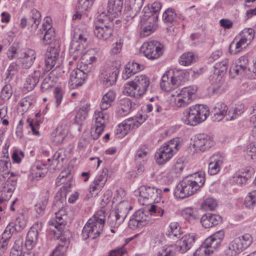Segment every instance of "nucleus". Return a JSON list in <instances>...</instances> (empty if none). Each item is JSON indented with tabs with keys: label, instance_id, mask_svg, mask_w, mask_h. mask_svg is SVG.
I'll return each instance as SVG.
<instances>
[{
	"label": "nucleus",
	"instance_id": "nucleus-1",
	"mask_svg": "<svg viewBox=\"0 0 256 256\" xmlns=\"http://www.w3.org/2000/svg\"><path fill=\"white\" fill-rule=\"evenodd\" d=\"M106 210H98L94 216L89 219L82 230V237L84 240L90 238L95 239L102 232L105 224Z\"/></svg>",
	"mask_w": 256,
	"mask_h": 256
},
{
	"label": "nucleus",
	"instance_id": "nucleus-2",
	"mask_svg": "<svg viewBox=\"0 0 256 256\" xmlns=\"http://www.w3.org/2000/svg\"><path fill=\"white\" fill-rule=\"evenodd\" d=\"M209 113L208 108L206 105L195 104L184 110L182 120L186 125L196 126L204 121Z\"/></svg>",
	"mask_w": 256,
	"mask_h": 256
},
{
	"label": "nucleus",
	"instance_id": "nucleus-3",
	"mask_svg": "<svg viewBox=\"0 0 256 256\" xmlns=\"http://www.w3.org/2000/svg\"><path fill=\"white\" fill-rule=\"evenodd\" d=\"M114 26L113 19L102 12L98 16L94 30V34L98 38L107 40L112 34Z\"/></svg>",
	"mask_w": 256,
	"mask_h": 256
},
{
	"label": "nucleus",
	"instance_id": "nucleus-4",
	"mask_svg": "<svg viewBox=\"0 0 256 256\" xmlns=\"http://www.w3.org/2000/svg\"><path fill=\"white\" fill-rule=\"evenodd\" d=\"M142 12L144 14L140 20L142 34L148 36L155 30L158 16L156 14H152L149 8H144Z\"/></svg>",
	"mask_w": 256,
	"mask_h": 256
},
{
	"label": "nucleus",
	"instance_id": "nucleus-5",
	"mask_svg": "<svg viewBox=\"0 0 256 256\" xmlns=\"http://www.w3.org/2000/svg\"><path fill=\"white\" fill-rule=\"evenodd\" d=\"M192 182H190L189 178H188L187 176L180 182L174 190V196L176 198L182 199L196 193L198 190L192 184Z\"/></svg>",
	"mask_w": 256,
	"mask_h": 256
},
{
	"label": "nucleus",
	"instance_id": "nucleus-6",
	"mask_svg": "<svg viewBox=\"0 0 256 256\" xmlns=\"http://www.w3.org/2000/svg\"><path fill=\"white\" fill-rule=\"evenodd\" d=\"M119 70L116 67L104 66L100 70V80L106 87H110L115 84Z\"/></svg>",
	"mask_w": 256,
	"mask_h": 256
},
{
	"label": "nucleus",
	"instance_id": "nucleus-7",
	"mask_svg": "<svg viewBox=\"0 0 256 256\" xmlns=\"http://www.w3.org/2000/svg\"><path fill=\"white\" fill-rule=\"evenodd\" d=\"M144 55L150 60H155L162 54L161 44L156 40L144 43L140 48Z\"/></svg>",
	"mask_w": 256,
	"mask_h": 256
},
{
	"label": "nucleus",
	"instance_id": "nucleus-8",
	"mask_svg": "<svg viewBox=\"0 0 256 256\" xmlns=\"http://www.w3.org/2000/svg\"><path fill=\"white\" fill-rule=\"evenodd\" d=\"M60 52V48L58 44L55 46H51L48 48L44 54V72H49L54 66L59 58Z\"/></svg>",
	"mask_w": 256,
	"mask_h": 256
},
{
	"label": "nucleus",
	"instance_id": "nucleus-9",
	"mask_svg": "<svg viewBox=\"0 0 256 256\" xmlns=\"http://www.w3.org/2000/svg\"><path fill=\"white\" fill-rule=\"evenodd\" d=\"M149 212L138 210L136 211L130 220L129 227L132 230L138 228H142L147 225L150 222Z\"/></svg>",
	"mask_w": 256,
	"mask_h": 256
},
{
	"label": "nucleus",
	"instance_id": "nucleus-10",
	"mask_svg": "<svg viewBox=\"0 0 256 256\" xmlns=\"http://www.w3.org/2000/svg\"><path fill=\"white\" fill-rule=\"evenodd\" d=\"M104 110H96L94 114L95 119L94 132H92L91 136L94 140H97L102 134L104 131L106 123L108 120V116L106 112H104Z\"/></svg>",
	"mask_w": 256,
	"mask_h": 256
},
{
	"label": "nucleus",
	"instance_id": "nucleus-11",
	"mask_svg": "<svg viewBox=\"0 0 256 256\" xmlns=\"http://www.w3.org/2000/svg\"><path fill=\"white\" fill-rule=\"evenodd\" d=\"M58 239H60L59 243L53 250L54 256H64L69 246L70 234L69 232H65L64 234L54 235Z\"/></svg>",
	"mask_w": 256,
	"mask_h": 256
},
{
	"label": "nucleus",
	"instance_id": "nucleus-12",
	"mask_svg": "<svg viewBox=\"0 0 256 256\" xmlns=\"http://www.w3.org/2000/svg\"><path fill=\"white\" fill-rule=\"evenodd\" d=\"M160 192V190L154 187L142 186L140 188L138 200L140 202L143 201V204L144 202H148V201H154Z\"/></svg>",
	"mask_w": 256,
	"mask_h": 256
},
{
	"label": "nucleus",
	"instance_id": "nucleus-13",
	"mask_svg": "<svg viewBox=\"0 0 256 256\" xmlns=\"http://www.w3.org/2000/svg\"><path fill=\"white\" fill-rule=\"evenodd\" d=\"M214 144L212 138L205 134H198L196 136L194 140V146L202 152L211 148Z\"/></svg>",
	"mask_w": 256,
	"mask_h": 256
},
{
	"label": "nucleus",
	"instance_id": "nucleus-14",
	"mask_svg": "<svg viewBox=\"0 0 256 256\" xmlns=\"http://www.w3.org/2000/svg\"><path fill=\"white\" fill-rule=\"evenodd\" d=\"M42 224L36 222L28 230L26 237L25 244L28 248H32L38 240L39 232L41 231Z\"/></svg>",
	"mask_w": 256,
	"mask_h": 256
},
{
	"label": "nucleus",
	"instance_id": "nucleus-15",
	"mask_svg": "<svg viewBox=\"0 0 256 256\" xmlns=\"http://www.w3.org/2000/svg\"><path fill=\"white\" fill-rule=\"evenodd\" d=\"M173 151L170 144H164L163 146H161L155 154L156 162L159 164L165 163L172 157Z\"/></svg>",
	"mask_w": 256,
	"mask_h": 256
},
{
	"label": "nucleus",
	"instance_id": "nucleus-16",
	"mask_svg": "<svg viewBox=\"0 0 256 256\" xmlns=\"http://www.w3.org/2000/svg\"><path fill=\"white\" fill-rule=\"evenodd\" d=\"M86 78V75H84L80 70H74L70 76L68 84L70 88L75 89L82 86Z\"/></svg>",
	"mask_w": 256,
	"mask_h": 256
},
{
	"label": "nucleus",
	"instance_id": "nucleus-17",
	"mask_svg": "<svg viewBox=\"0 0 256 256\" xmlns=\"http://www.w3.org/2000/svg\"><path fill=\"white\" fill-rule=\"evenodd\" d=\"M132 81L140 96L146 93L150 84V80L148 76L142 74L136 76Z\"/></svg>",
	"mask_w": 256,
	"mask_h": 256
},
{
	"label": "nucleus",
	"instance_id": "nucleus-18",
	"mask_svg": "<svg viewBox=\"0 0 256 256\" xmlns=\"http://www.w3.org/2000/svg\"><path fill=\"white\" fill-rule=\"evenodd\" d=\"M222 216L219 215L207 213L204 214L200 218L202 226L206 228H208L218 225L222 222Z\"/></svg>",
	"mask_w": 256,
	"mask_h": 256
},
{
	"label": "nucleus",
	"instance_id": "nucleus-19",
	"mask_svg": "<svg viewBox=\"0 0 256 256\" xmlns=\"http://www.w3.org/2000/svg\"><path fill=\"white\" fill-rule=\"evenodd\" d=\"M195 235L188 234L183 236L178 243V250L180 253H184L188 250L195 242Z\"/></svg>",
	"mask_w": 256,
	"mask_h": 256
},
{
	"label": "nucleus",
	"instance_id": "nucleus-20",
	"mask_svg": "<svg viewBox=\"0 0 256 256\" xmlns=\"http://www.w3.org/2000/svg\"><path fill=\"white\" fill-rule=\"evenodd\" d=\"M122 0H108L107 6V11L109 14L108 17L118 16L122 14Z\"/></svg>",
	"mask_w": 256,
	"mask_h": 256
},
{
	"label": "nucleus",
	"instance_id": "nucleus-21",
	"mask_svg": "<svg viewBox=\"0 0 256 256\" xmlns=\"http://www.w3.org/2000/svg\"><path fill=\"white\" fill-rule=\"evenodd\" d=\"M224 158L218 154L212 156L210 158L208 172L210 175H214L220 171V168L223 164Z\"/></svg>",
	"mask_w": 256,
	"mask_h": 256
},
{
	"label": "nucleus",
	"instance_id": "nucleus-22",
	"mask_svg": "<svg viewBox=\"0 0 256 256\" xmlns=\"http://www.w3.org/2000/svg\"><path fill=\"white\" fill-rule=\"evenodd\" d=\"M36 58L35 52L32 49L26 48L24 54L18 60L23 68L28 69L32 65Z\"/></svg>",
	"mask_w": 256,
	"mask_h": 256
},
{
	"label": "nucleus",
	"instance_id": "nucleus-23",
	"mask_svg": "<svg viewBox=\"0 0 256 256\" xmlns=\"http://www.w3.org/2000/svg\"><path fill=\"white\" fill-rule=\"evenodd\" d=\"M240 245V242L234 238L230 243L224 246L222 256H236L242 251Z\"/></svg>",
	"mask_w": 256,
	"mask_h": 256
},
{
	"label": "nucleus",
	"instance_id": "nucleus-24",
	"mask_svg": "<svg viewBox=\"0 0 256 256\" xmlns=\"http://www.w3.org/2000/svg\"><path fill=\"white\" fill-rule=\"evenodd\" d=\"M148 159V154L146 148H140L136 151L135 156V162L138 173L144 172V164Z\"/></svg>",
	"mask_w": 256,
	"mask_h": 256
},
{
	"label": "nucleus",
	"instance_id": "nucleus-25",
	"mask_svg": "<svg viewBox=\"0 0 256 256\" xmlns=\"http://www.w3.org/2000/svg\"><path fill=\"white\" fill-rule=\"evenodd\" d=\"M46 24L44 23L42 27L44 31V34L42 37V40L44 44L46 45L50 44L54 40L55 32L54 28H52L50 22L48 21L50 18H46Z\"/></svg>",
	"mask_w": 256,
	"mask_h": 256
},
{
	"label": "nucleus",
	"instance_id": "nucleus-26",
	"mask_svg": "<svg viewBox=\"0 0 256 256\" xmlns=\"http://www.w3.org/2000/svg\"><path fill=\"white\" fill-rule=\"evenodd\" d=\"M135 103H133L130 99L126 98L120 100L118 114L122 116L128 114L132 110L134 109Z\"/></svg>",
	"mask_w": 256,
	"mask_h": 256
},
{
	"label": "nucleus",
	"instance_id": "nucleus-27",
	"mask_svg": "<svg viewBox=\"0 0 256 256\" xmlns=\"http://www.w3.org/2000/svg\"><path fill=\"white\" fill-rule=\"evenodd\" d=\"M224 75L215 74L214 73L212 80V89L214 93L221 92L226 90Z\"/></svg>",
	"mask_w": 256,
	"mask_h": 256
},
{
	"label": "nucleus",
	"instance_id": "nucleus-28",
	"mask_svg": "<svg viewBox=\"0 0 256 256\" xmlns=\"http://www.w3.org/2000/svg\"><path fill=\"white\" fill-rule=\"evenodd\" d=\"M252 176V174L250 170L246 168L241 170L237 172L234 176L232 178L233 182L236 184L242 186L245 184L249 178Z\"/></svg>",
	"mask_w": 256,
	"mask_h": 256
},
{
	"label": "nucleus",
	"instance_id": "nucleus-29",
	"mask_svg": "<svg viewBox=\"0 0 256 256\" xmlns=\"http://www.w3.org/2000/svg\"><path fill=\"white\" fill-rule=\"evenodd\" d=\"M56 218L54 220H51L48 224L50 226H54L57 230H53L54 235H59L64 234L65 232H68V230H64V228L65 226V221L64 217L62 216L58 215L57 212L55 213Z\"/></svg>",
	"mask_w": 256,
	"mask_h": 256
},
{
	"label": "nucleus",
	"instance_id": "nucleus-30",
	"mask_svg": "<svg viewBox=\"0 0 256 256\" xmlns=\"http://www.w3.org/2000/svg\"><path fill=\"white\" fill-rule=\"evenodd\" d=\"M40 196L42 200L34 206V209L39 214H42L46 210L49 198V190L44 189L41 192Z\"/></svg>",
	"mask_w": 256,
	"mask_h": 256
},
{
	"label": "nucleus",
	"instance_id": "nucleus-31",
	"mask_svg": "<svg viewBox=\"0 0 256 256\" xmlns=\"http://www.w3.org/2000/svg\"><path fill=\"white\" fill-rule=\"evenodd\" d=\"M26 49L22 48L18 43H13L9 48L7 52L8 57L10 60L17 58L18 60L24 52Z\"/></svg>",
	"mask_w": 256,
	"mask_h": 256
},
{
	"label": "nucleus",
	"instance_id": "nucleus-32",
	"mask_svg": "<svg viewBox=\"0 0 256 256\" xmlns=\"http://www.w3.org/2000/svg\"><path fill=\"white\" fill-rule=\"evenodd\" d=\"M204 172H198L194 174V176H189L187 178H189L190 182L194 186L196 190H200L205 182Z\"/></svg>",
	"mask_w": 256,
	"mask_h": 256
},
{
	"label": "nucleus",
	"instance_id": "nucleus-33",
	"mask_svg": "<svg viewBox=\"0 0 256 256\" xmlns=\"http://www.w3.org/2000/svg\"><path fill=\"white\" fill-rule=\"evenodd\" d=\"M40 76V72L39 70L34 71L32 74L26 78L24 88L28 91L32 90L38 82Z\"/></svg>",
	"mask_w": 256,
	"mask_h": 256
},
{
	"label": "nucleus",
	"instance_id": "nucleus-34",
	"mask_svg": "<svg viewBox=\"0 0 256 256\" xmlns=\"http://www.w3.org/2000/svg\"><path fill=\"white\" fill-rule=\"evenodd\" d=\"M116 98V94L113 90H109L104 95L101 102L100 109L106 110L112 106Z\"/></svg>",
	"mask_w": 256,
	"mask_h": 256
},
{
	"label": "nucleus",
	"instance_id": "nucleus-35",
	"mask_svg": "<svg viewBox=\"0 0 256 256\" xmlns=\"http://www.w3.org/2000/svg\"><path fill=\"white\" fill-rule=\"evenodd\" d=\"M170 230L166 234V236L173 240L179 238L182 234L181 228L177 222H171L170 224Z\"/></svg>",
	"mask_w": 256,
	"mask_h": 256
},
{
	"label": "nucleus",
	"instance_id": "nucleus-36",
	"mask_svg": "<svg viewBox=\"0 0 256 256\" xmlns=\"http://www.w3.org/2000/svg\"><path fill=\"white\" fill-rule=\"evenodd\" d=\"M28 19V24L32 29L36 30L41 20V14L36 9L31 10L30 18Z\"/></svg>",
	"mask_w": 256,
	"mask_h": 256
},
{
	"label": "nucleus",
	"instance_id": "nucleus-37",
	"mask_svg": "<svg viewBox=\"0 0 256 256\" xmlns=\"http://www.w3.org/2000/svg\"><path fill=\"white\" fill-rule=\"evenodd\" d=\"M70 188V184H66L56 192L54 196L55 202L58 204L60 206H62V202H66V196Z\"/></svg>",
	"mask_w": 256,
	"mask_h": 256
},
{
	"label": "nucleus",
	"instance_id": "nucleus-38",
	"mask_svg": "<svg viewBox=\"0 0 256 256\" xmlns=\"http://www.w3.org/2000/svg\"><path fill=\"white\" fill-rule=\"evenodd\" d=\"M162 18L164 23L170 25L176 21L178 17L174 9L168 8L163 13Z\"/></svg>",
	"mask_w": 256,
	"mask_h": 256
},
{
	"label": "nucleus",
	"instance_id": "nucleus-39",
	"mask_svg": "<svg viewBox=\"0 0 256 256\" xmlns=\"http://www.w3.org/2000/svg\"><path fill=\"white\" fill-rule=\"evenodd\" d=\"M66 134V132L62 129V126H58L52 134V140L56 145L60 144L62 143Z\"/></svg>",
	"mask_w": 256,
	"mask_h": 256
},
{
	"label": "nucleus",
	"instance_id": "nucleus-40",
	"mask_svg": "<svg viewBox=\"0 0 256 256\" xmlns=\"http://www.w3.org/2000/svg\"><path fill=\"white\" fill-rule=\"evenodd\" d=\"M142 0H130V9L129 12L130 16H126L128 20L130 16L131 18H134L136 15L140 12L142 6Z\"/></svg>",
	"mask_w": 256,
	"mask_h": 256
},
{
	"label": "nucleus",
	"instance_id": "nucleus-41",
	"mask_svg": "<svg viewBox=\"0 0 256 256\" xmlns=\"http://www.w3.org/2000/svg\"><path fill=\"white\" fill-rule=\"evenodd\" d=\"M228 108L227 106L222 102L216 104L214 108V113L216 120L218 121L221 120L226 114Z\"/></svg>",
	"mask_w": 256,
	"mask_h": 256
},
{
	"label": "nucleus",
	"instance_id": "nucleus-42",
	"mask_svg": "<svg viewBox=\"0 0 256 256\" xmlns=\"http://www.w3.org/2000/svg\"><path fill=\"white\" fill-rule=\"evenodd\" d=\"M26 225V220L23 214H21L15 220L14 223H10L8 226L13 229V230L16 232H20L22 231Z\"/></svg>",
	"mask_w": 256,
	"mask_h": 256
},
{
	"label": "nucleus",
	"instance_id": "nucleus-43",
	"mask_svg": "<svg viewBox=\"0 0 256 256\" xmlns=\"http://www.w3.org/2000/svg\"><path fill=\"white\" fill-rule=\"evenodd\" d=\"M136 86L134 84L133 81L128 82L125 86L123 92L124 94L136 98H139L140 96Z\"/></svg>",
	"mask_w": 256,
	"mask_h": 256
},
{
	"label": "nucleus",
	"instance_id": "nucleus-44",
	"mask_svg": "<svg viewBox=\"0 0 256 256\" xmlns=\"http://www.w3.org/2000/svg\"><path fill=\"white\" fill-rule=\"evenodd\" d=\"M182 216L190 222L193 223L198 218L197 211L192 208H186L182 212Z\"/></svg>",
	"mask_w": 256,
	"mask_h": 256
},
{
	"label": "nucleus",
	"instance_id": "nucleus-45",
	"mask_svg": "<svg viewBox=\"0 0 256 256\" xmlns=\"http://www.w3.org/2000/svg\"><path fill=\"white\" fill-rule=\"evenodd\" d=\"M196 62V57L192 52H185L180 58L179 63L184 66H188Z\"/></svg>",
	"mask_w": 256,
	"mask_h": 256
},
{
	"label": "nucleus",
	"instance_id": "nucleus-46",
	"mask_svg": "<svg viewBox=\"0 0 256 256\" xmlns=\"http://www.w3.org/2000/svg\"><path fill=\"white\" fill-rule=\"evenodd\" d=\"M47 173V170L44 165H36L32 169V174L33 178L38 180L39 178L45 176Z\"/></svg>",
	"mask_w": 256,
	"mask_h": 256
},
{
	"label": "nucleus",
	"instance_id": "nucleus-47",
	"mask_svg": "<svg viewBox=\"0 0 256 256\" xmlns=\"http://www.w3.org/2000/svg\"><path fill=\"white\" fill-rule=\"evenodd\" d=\"M246 43H247V42L242 38L236 43H234V40L232 41L229 46V52L232 54H238L241 51L243 46Z\"/></svg>",
	"mask_w": 256,
	"mask_h": 256
},
{
	"label": "nucleus",
	"instance_id": "nucleus-48",
	"mask_svg": "<svg viewBox=\"0 0 256 256\" xmlns=\"http://www.w3.org/2000/svg\"><path fill=\"white\" fill-rule=\"evenodd\" d=\"M107 221L112 228H118L123 222L114 211L110 214Z\"/></svg>",
	"mask_w": 256,
	"mask_h": 256
},
{
	"label": "nucleus",
	"instance_id": "nucleus-49",
	"mask_svg": "<svg viewBox=\"0 0 256 256\" xmlns=\"http://www.w3.org/2000/svg\"><path fill=\"white\" fill-rule=\"evenodd\" d=\"M236 239L240 242V247L242 250L249 246L252 242V237L248 234H244L242 237L236 238Z\"/></svg>",
	"mask_w": 256,
	"mask_h": 256
},
{
	"label": "nucleus",
	"instance_id": "nucleus-50",
	"mask_svg": "<svg viewBox=\"0 0 256 256\" xmlns=\"http://www.w3.org/2000/svg\"><path fill=\"white\" fill-rule=\"evenodd\" d=\"M228 60L225 59L220 62L215 64L214 74L224 75L228 68Z\"/></svg>",
	"mask_w": 256,
	"mask_h": 256
},
{
	"label": "nucleus",
	"instance_id": "nucleus-51",
	"mask_svg": "<svg viewBox=\"0 0 256 256\" xmlns=\"http://www.w3.org/2000/svg\"><path fill=\"white\" fill-rule=\"evenodd\" d=\"M114 212L122 222H124L128 213V206L124 204H120Z\"/></svg>",
	"mask_w": 256,
	"mask_h": 256
},
{
	"label": "nucleus",
	"instance_id": "nucleus-52",
	"mask_svg": "<svg viewBox=\"0 0 256 256\" xmlns=\"http://www.w3.org/2000/svg\"><path fill=\"white\" fill-rule=\"evenodd\" d=\"M256 204V190L250 192L246 196L244 200L246 206L252 208Z\"/></svg>",
	"mask_w": 256,
	"mask_h": 256
},
{
	"label": "nucleus",
	"instance_id": "nucleus-53",
	"mask_svg": "<svg viewBox=\"0 0 256 256\" xmlns=\"http://www.w3.org/2000/svg\"><path fill=\"white\" fill-rule=\"evenodd\" d=\"M64 72V71L62 70L61 66L58 65L52 70L48 76L50 78H51L52 83H56Z\"/></svg>",
	"mask_w": 256,
	"mask_h": 256
},
{
	"label": "nucleus",
	"instance_id": "nucleus-54",
	"mask_svg": "<svg viewBox=\"0 0 256 256\" xmlns=\"http://www.w3.org/2000/svg\"><path fill=\"white\" fill-rule=\"evenodd\" d=\"M213 252L212 250H209L204 244V242L194 253L193 256H208Z\"/></svg>",
	"mask_w": 256,
	"mask_h": 256
},
{
	"label": "nucleus",
	"instance_id": "nucleus-55",
	"mask_svg": "<svg viewBox=\"0 0 256 256\" xmlns=\"http://www.w3.org/2000/svg\"><path fill=\"white\" fill-rule=\"evenodd\" d=\"M170 71L166 72L162 76L160 83V88L162 90L166 91H169L170 90Z\"/></svg>",
	"mask_w": 256,
	"mask_h": 256
},
{
	"label": "nucleus",
	"instance_id": "nucleus-56",
	"mask_svg": "<svg viewBox=\"0 0 256 256\" xmlns=\"http://www.w3.org/2000/svg\"><path fill=\"white\" fill-rule=\"evenodd\" d=\"M248 57L246 56H243L240 57L237 62L236 66L242 70L244 72L248 73L250 72V68L248 66Z\"/></svg>",
	"mask_w": 256,
	"mask_h": 256
},
{
	"label": "nucleus",
	"instance_id": "nucleus-57",
	"mask_svg": "<svg viewBox=\"0 0 256 256\" xmlns=\"http://www.w3.org/2000/svg\"><path fill=\"white\" fill-rule=\"evenodd\" d=\"M93 4L92 0H78L76 8L82 12L86 11Z\"/></svg>",
	"mask_w": 256,
	"mask_h": 256
},
{
	"label": "nucleus",
	"instance_id": "nucleus-58",
	"mask_svg": "<svg viewBox=\"0 0 256 256\" xmlns=\"http://www.w3.org/2000/svg\"><path fill=\"white\" fill-rule=\"evenodd\" d=\"M12 92V86L10 84H6L2 90L0 97L3 100H7L11 98Z\"/></svg>",
	"mask_w": 256,
	"mask_h": 256
},
{
	"label": "nucleus",
	"instance_id": "nucleus-59",
	"mask_svg": "<svg viewBox=\"0 0 256 256\" xmlns=\"http://www.w3.org/2000/svg\"><path fill=\"white\" fill-rule=\"evenodd\" d=\"M204 242V244L206 245L208 248V249L210 250H212L213 251L214 250L218 248L221 244V242H220V240L213 238L211 236L207 238Z\"/></svg>",
	"mask_w": 256,
	"mask_h": 256
},
{
	"label": "nucleus",
	"instance_id": "nucleus-60",
	"mask_svg": "<svg viewBox=\"0 0 256 256\" xmlns=\"http://www.w3.org/2000/svg\"><path fill=\"white\" fill-rule=\"evenodd\" d=\"M83 46H81L79 42L72 40L71 42L70 47V53H76L77 56L82 53V48Z\"/></svg>",
	"mask_w": 256,
	"mask_h": 256
},
{
	"label": "nucleus",
	"instance_id": "nucleus-61",
	"mask_svg": "<svg viewBox=\"0 0 256 256\" xmlns=\"http://www.w3.org/2000/svg\"><path fill=\"white\" fill-rule=\"evenodd\" d=\"M240 35H242V38H243L246 42H250L254 38V32L252 28H244L241 32Z\"/></svg>",
	"mask_w": 256,
	"mask_h": 256
},
{
	"label": "nucleus",
	"instance_id": "nucleus-62",
	"mask_svg": "<svg viewBox=\"0 0 256 256\" xmlns=\"http://www.w3.org/2000/svg\"><path fill=\"white\" fill-rule=\"evenodd\" d=\"M88 39V34L86 32H81L80 30H76L74 34V41H78L79 43L86 42Z\"/></svg>",
	"mask_w": 256,
	"mask_h": 256
},
{
	"label": "nucleus",
	"instance_id": "nucleus-63",
	"mask_svg": "<svg viewBox=\"0 0 256 256\" xmlns=\"http://www.w3.org/2000/svg\"><path fill=\"white\" fill-rule=\"evenodd\" d=\"M106 180L107 176H106V174L105 173L102 172L96 176L93 182L96 185H97L102 188Z\"/></svg>",
	"mask_w": 256,
	"mask_h": 256
},
{
	"label": "nucleus",
	"instance_id": "nucleus-64",
	"mask_svg": "<svg viewBox=\"0 0 256 256\" xmlns=\"http://www.w3.org/2000/svg\"><path fill=\"white\" fill-rule=\"evenodd\" d=\"M10 226L8 225L6 226L2 235V238L0 240V241L2 242H6L7 244H8V240L11 238L12 234L14 232Z\"/></svg>",
	"mask_w": 256,
	"mask_h": 256
}]
</instances>
